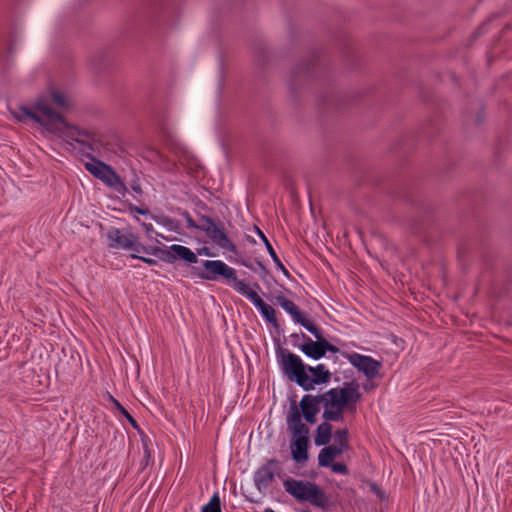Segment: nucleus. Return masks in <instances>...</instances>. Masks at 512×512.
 <instances>
[{"label": "nucleus", "instance_id": "f257e3e1", "mask_svg": "<svg viewBox=\"0 0 512 512\" xmlns=\"http://www.w3.org/2000/svg\"><path fill=\"white\" fill-rule=\"evenodd\" d=\"M330 57L326 49H315L307 58L296 64L290 72L288 79L289 98L296 102L302 93L313 87H321V93L329 95L332 75L330 70ZM318 105L323 112L329 111V106Z\"/></svg>", "mask_w": 512, "mask_h": 512}, {"label": "nucleus", "instance_id": "f03ea898", "mask_svg": "<svg viewBox=\"0 0 512 512\" xmlns=\"http://www.w3.org/2000/svg\"><path fill=\"white\" fill-rule=\"evenodd\" d=\"M274 340L280 368L289 381L304 391H312L316 385H325L331 381L332 373L324 364H305L300 356L283 348L278 338Z\"/></svg>", "mask_w": 512, "mask_h": 512}, {"label": "nucleus", "instance_id": "7ed1b4c3", "mask_svg": "<svg viewBox=\"0 0 512 512\" xmlns=\"http://www.w3.org/2000/svg\"><path fill=\"white\" fill-rule=\"evenodd\" d=\"M12 117L19 123L34 122L43 127L47 132H58L56 124H65L66 117L51 107L47 100L39 97L29 107L19 104L15 108H9Z\"/></svg>", "mask_w": 512, "mask_h": 512}, {"label": "nucleus", "instance_id": "20e7f679", "mask_svg": "<svg viewBox=\"0 0 512 512\" xmlns=\"http://www.w3.org/2000/svg\"><path fill=\"white\" fill-rule=\"evenodd\" d=\"M283 487L298 503H309L325 512L330 511L334 506L330 496L313 481L288 477L283 481Z\"/></svg>", "mask_w": 512, "mask_h": 512}, {"label": "nucleus", "instance_id": "39448f33", "mask_svg": "<svg viewBox=\"0 0 512 512\" xmlns=\"http://www.w3.org/2000/svg\"><path fill=\"white\" fill-rule=\"evenodd\" d=\"M303 328L312 334L315 337V340L303 332L292 333L290 335V339L292 345L295 348H298L307 358L318 361L324 358L327 353L336 355L340 352V348L328 341L323 329L317 324H315L316 332L307 326Z\"/></svg>", "mask_w": 512, "mask_h": 512}, {"label": "nucleus", "instance_id": "423d86ee", "mask_svg": "<svg viewBox=\"0 0 512 512\" xmlns=\"http://www.w3.org/2000/svg\"><path fill=\"white\" fill-rule=\"evenodd\" d=\"M127 238L134 244V248L130 250L137 253H145L157 257L160 261L173 264L176 261H183L186 264H195L198 262V257L193 251L183 245L173 244L169 247L164 246H151L143 245L139 242V236L134 234L129 229H125Z\"/></svg>", "mask_w": 512, "mask_h": 512}, {"label": "nucleus", "instance_id": "0eeeda50", "mask_svg": "<svg viewBox=\"0 0 512 512\" xmlns=\"http://www.w3.org/2000/svg\"><path fill=\"white\" fill-rule=\"evenodd\" d=\"M178 213L185 218L187 228L203 231L218 247L234 255L239 254V249L229 238L224 223L220 219L201 215L200 220L205 224H198L188 211L178 208Z\"/></svg>", "mask_w": 512, "mask_h": 512}, {"label": "nucleus", "instance_id": "6e6552de", "mask_svg": "<svg viewBox=\"0 0 512 512\" xmlns=\"http://www.w3.org/2000/svg\"><path fill=\"white\" fill-rule=\"evenodd\" d=\"M321 404L323 405L322 394H305L302 396L299 403L296 400V395L291 396L289 398V410L286 416L287 426L309 429L304 422H300L298 414H319Z\"/></svg>", "mask_w": 512, "mask_h": 512}, {"label": "nucleus", "instance_id": "1a4fd4ad", "mask_svg": "<svg viewBox=\"0 0 512 512\" xmlns=\"http://www.w3.org/2000/svg\"><path fill=\"white\" fill-rule=\"evenodd\" d=\"M86 157L89 158L91 162L84 164L85 169L95 178L101 180L105 185L113 188L116 192L125 197L128 188L115 169L90 153L86 154Z\"/></svg>", "mask_w": 512, "mask_h": 512}, {"label": "nucleus", "instance_id": "9d476101", "mask_svg": "<svg viewBox=\"0 0 512 512\" xmlns=\"http://www.w3.org/2000/svg\"><path fill=\"white\" fill-rule=\"evenodd\" d=\"M202 266L203 270L192 267L194 274L202 280L216 281L223 279L227 282H233L234 289L239 293V284H246L243 280L238 279L235 269L229 267L221 260H204Z\"/></svg>", "mask_w": 512, "mask_h": 512}, {"label": "nucleus", "instance_id": "9b49d317", "mask_svg": "<svg viewBox=\"0 0 512 512\" xmlns=\"http://www.w3.org/2000/svg\"><path fill=\"white\" fill-rule=\"evenodd\" d=\"M290 433L291 458L296 464L303 465L309 459L310 430L287 426Z\"/></svg>", "mask_w": 512, "mask_h": 512}, {"label": "nucleus", "instance_id": "f8f14e48", "mask_svg": "<svg viewBox=\"0 0 512 512\" xmlns=\"http://www.w3.org/2000/svg\"><path fill=\"white\" fill-rule=\"evenodd\" d=\"M368 92H371V89L365 91H351L348 93L336 91L332 81L329 95L321 93L319 96V102L323 106L327 104L329 106V110L339 111L358 102Z\"/></svg>", "mask_w": 512, "mask_h": 512}, {"label": "nucleus", "instance_id": "ddd939ff", "mask_svg": "<svg viewBox=\"0 0 512 512\" xmlns=\"http://www.w3.org/2000/svg\"><path fill=\"white\" fill-rule=\"evenodd\" d=\"M240 294L247 297L253 305L259 310L263 318L269 323L273 329L276 331L278 335L283 333V329L281 328L276 310L266 303L255 291V289L251 288L248 284H239Z\"/></svg>", "mask_w": 512, "mask_h": 512}, {"label": "nucleus", "instance_id": "4468645a", "mask_svg": "<svg viewBox=\"0 0 512 512\" xmlns=\"http://www.w3.org/2000/svg\"><path fill=\"white\" fill-rule=\"evenodd\" d=\"M169 9V0H144L143 8L131 20V25L160 21Z\"/></svg>", "mask_w": 512, "mask_h": 512}, {"label": "nucleus", "instance_id": "2eb2a0df", "mask_svg": "<svg viewBox=\"0 0 512 512\" xmlns=\"http://www.w3.org/2000/svg\"><path fill=\"white\" fill-rule=\"evenodd\" d=\"M422 99L425 102H431L436 105V112L429 117L423 125H421L418 131L419 138H427L430 140L442 130V104L438 103L435 95L430 91H422Z\"/></svg>", "mask_w": 512, "mask_h": 512}, {"label": "nucleus", "instance_id": "dca6fc26", "mask_svg": "<svg viewBox=\"0 0 512 512\" xmlns=\"http://www.w3.org/2000/svg\"><path fill=\"white\" fill-rule=\"evenodd\" d=\"M274 305H279L285 312H287L293 319L296 324L301 325L302 327H308L311 330L315 329V323L308 318L306 312L301 310L298 305H296L292 300L286 298L282 294L272 296L265 295Z\"/></svg>", "mask_w": 512, "mask_h": 512}, {"label": "nucleus", "instance_id": "f3484780", "mask_svg": "<svg viewBox=\"0 0 512 512\" xmlns=\"http://www.w3.org/2000/svg\"><path fill=\"white\" fill-rule=\"evenodd\" d=\"M338 353L347 358L350 364L359 372L363 373L368 380H372L378 376L379 370L383 366L381 361H378L370 356L362 355L356 352L349 354L341 350Z\"/></svg>", "mask_w": 512, "mask_h": 512}, {"label": "nucleus", "instance_id": "a211bd4d", "mask_svg": "<svg viewBox=\"0 0 512 512\" xmlns=\"http://www.w3.org/2000/svg\"><path fill=\"white\" fill-rule=\"evenodd\" d=\"M279 461L271 458L254 473V483L260 492H265L274 481L275 476H280L281 469L278 468Z\"/></svg>", "mask_w": 512, "mask_h": 512}, {"label": "nucleus", "instance_id": "6ab92c4d", "mask_svg": "<svg viewBox=\"0 0 512 512\" xmlns=\"http://www.w3.org/2000/svg\"><path fill=\"white\" fill-rule=\"evenodd\" d=\"M323 414L325 421L339 422L344 420L345 410L338 399L335 389L331 388L322 394Z\"/></svg>", "mask_w": 512, "mask_h": 512}, {"label": "nucleus", "instance_id": "aec40b11", "mask_svg": "<svg viewBox=\"0 0 512 512\" xmlns=\"http://www.w3.org/2000/svg\"><path fill=\"white\" fill-rule=\"evenodd\" d=\"M335 42L341 51L344 61L351 69H358L361 67V58L354 48L349 35L345 32H339L335 38Z\"/></svg>", "mask_w": 512, "mask_h": 512}, {"label": "nucleus", "instance_id": "412c9836", "mask_svg": "<svg viewBox=\"0 0 512 512\" xmlns=\"http://www.w3.org/2000/svg\"><path fill=\"white\" fill-rule=\"evenodd\" d=\"M56 128L58 129V132H51V134H54V135H56L58 137H62L63 134H64V129L72 130L74 132H68V133L65 134V136L67 138L71 139L72 141L77 142L78 144L88 148L89 150H92V151L94 150L93 145L90 142L78 139V138H76L74 136V134H77L79 136H84L86 138H89V139L93 140V138H94V133L93 132H90V131H88L86 129H82V128H80L77 125L71 124L67 120H66L65 124H56Z\"/></svg>", "mask_w": 512, "mask_h": 512}, {"label": "nucleus", "instance_id": "4be33fe9", "mask_svg": "<svg viewBox=\"0 0 512 512\" xmlns=\"http://www.w3.org/2000/svg\"><path fill=\"white\" fill-rule=\"evenodd\" d=\"M235 256H236L235 258L230 257L231 262H233L235 264H240V265L250 269L251 271L258 273L260 278L265 283H268V280H267L268 277H270L272 280L276 281L275 277L273 275H271L269 269L259 259H257V258L254 259V262L257 265V267H255L253 265V263L251 262V260L249 258L243 257L240 252L238 255H235Z\"/></svg>", "mask_w": 512, "mask_h": 512}, {"label": "nucleus", "instance_id": "5701e85b", "mask_svg": "<svg viewBox=\"0 0 512 512\" xmlns=\"http://www.w3.org/2000/svg\"><path fill=\"white\" fill-rule=\"evenodd\" d=\"M108 247L111 249L130 250L134 244L127 238L125 229L110 227L107 231Z\"/></svg>", "mask_w": 512, "mask_h": 512}, {"label": "nucleus", "instance_id": "b1692460", "mask_svg": "<svg viewBox=\"0 0 512 512\" xmlns=\"http://www.w3.org/2000/svg\"><path fill=\"white\" fill-rule=\"evenodd\" d=\"M334 389L344 409L360 393L359 383L355 379L344 382L342 387H337Z\"/></svg>", "mask_w": 512, "mask_h": 512}, {"label": "nucleus", "instance_id": "393cba45", "mask_svg": "<svg viewBox=\"0 0 512 512\" xmlns=\"http://www.w3.org/2000/svg\"><path fill=\"white\" fill-rule=\"evenodd\" d=\"M253 229L257 236L261 239L263 244L265 245V248L270 255L271 259L273 260L275 266L277 269H279L283 275L287 278H292L290 272L286 269V267L281 262L280 258L278 257L277 253L275 252L272 244L270 243L269 239L266 237V235L263 233V231L257 226L254 225Z\"/></svg>", "mask_w": 512, "mask_h": 512}, {"label": "nucleus", "instance_id": "a878e982", "mask_svg": "<svg viewBox=\"0 0 512 512\" xmlns=\"http://www.w3.org/2000/svg\"><path fill=\"white\" fill-rule=\"evenodd\" d=\"M470 117H473V122L476 126H482L486 121V106L480 99L471 101L470 108L467 112Z\"/></svg>", "mask_w": 512, "mask_h": 512}, {"label": "nucleus", "instance_id": "bb28decb", "mask_svg": "<svg viewBox=\"0 0 512 512\" xmlns=\"http://www.w3.org/2000/svg\"><path fill=\"white\" fill-rule=\"evenodd\" d=\"M390 193L397 198L403 199L404 201H406L407 203L411 204L412 206L416 207L419 210L424 209L423 203L416 199L415 192L407 184H405L401 188L393 189Z\"/></svg>", "mask_w": 512, "mask_h": 512}, {"label": "nucleus", "instance_id": "cd10ccee", "mask_svg": "<svg viewBox=\"0 0 512 512\" xmlns=\"http://www.w3.org/2000/svg\"><path fill=\"white\" fill-rule=\"evenodd\" d=\"M344 452L346 451L335 443L324 446L318 454V466H324L325 463L335 460Z\"/></svg>", "mask_w": 512, "mask_h": 512}, {"label": "nucleus", "instance_id": "c85d7f7f", "mask_svg": "<svg viewBox=\"0 0 512 512\" xmlns=\"http://www.w3.org/2000/svg\"><path fill=\"white\" fill-rule=\"evenodd\" d=\"M111 63V55L106 50H100L96 52L91 59V67L97 74H101L102 72L106 71Z\"/></svg>", "mask_w": 512, "mask_h": 512}, {"label": "nucleus", "instance_id": "c756f323", "mask_svg": "<svg viewBox=\"0 0 512 512\" xmlns=\"http://www.w3.org/2000/svg\"><path fill=\"white\" fill-rule=\"evenodd\" d=\"M331 421H325L319 424L314 434V444L316 446H326L329 444L332 437Z\"/></svg>", "mask_w": 512, "mask_h": 512}, {"label": "nucleus", "instance_id": "7c9ffc66", "mask_svg": "<svg viewBox=\"0 0 512 512\" xmlns=\"http://www.w3.org/2000/svg\"><path fill=\"white\" fill-rule=\"evenodd\" d=\"M151 218L158 224L166 227L168 230L181 234V223L178 220L172 219L169 216L161 214H151Z\"/></svg>", "mask_w": 512, "mask_h": 512}, {"label": "nucleus", "instance_id": "2f4dec72", "mask_svg": "<svg viewBox=\"0 0 512 512\" xmlns=\"http://www.w3.org/2000/svg\"><path fill=\"white\" fill-rule=\"evenodd\" d=\"M251 49L259 64L264 65L270 60V53L263 42L259 41L254 43Z\"/></svg>", "mask_w": 512, "mask_h": 512}, {"label": "nucleus", "instance_id": "473e14b6", "mask_svg": "<svg viewBox=\"0 0 512 512\" xmlns=\"http://www.w3.org/2000/svg\"><path fill=\"white\" fill-rule=\"evenodd\" d=\"M109 399L112 402L114 408L129 422V424L134 428L138 429V422L135 418L128 412V410L112 395H109Z\"/></svg>", "mask_w": 512, "mask_h": 512}, {"label": "nucleus", "instance_id": "72a5a7b5", "mask_svg": "<svg viewBox=\"0 0 512 512\" xmlns=\"http://www.w3.org/2000/svg\"><path fill=\"white\" fill-rule=\"evenodd\" d=\"M334 443L344 449L345 451H348L350 449L349 444V432L347 428L343 429H337L334 434Z\"/></svg>", "mask_w": 512, "mask_h": 512}, {"label": "nucleus", "instance_id": "f704fd0d", "mask_svg": "<svg viewBox=\"0 0 512 512\" xmlns=\"http://www.w3.org/2000/svg\"><path fill=\"white\" fill-rule=\"evenodd\" d=\"M50 96H51L52 103L54 105H56L57 107L64 108V109L70 108V106H71L70 101L63 92L52 88L50 90Z\"/></svg>", "mask_w": 512, "mask_h": 512}, {"label": "nucleus", "instance_id": "c9c22d12", "mask_svg": "<svg viewBox=\"0 0 512 512\" xmlns=\"http://www.w3.org/2000/svg\"><path fill=\"white\" fill-rule=\"evenodd\" d=\"M201 512H222V502L218 492H215L209 502L201 507Z\"/></svg>", "mask_w": 512, "mask_h": 512}, {"label": "nucleus", "instance_id": "e433bc0d", "mask_svg": "<svg viewBox=\"0 0 512 512\" xmlns=\"http://www.w3.org/2000/svg\"><path fill=\"white\" fill-rule=\"evenodd\" d=\"M320 468H330L333 473L348 475L350 473L349 468L344 462H335V460L325 463Z\"/></svg>", "mask_w": 512, "mask_h": 512}, {"label": "nucleus", "instance_id": "4c0bfd02", "mask_svg": "<svg viewBox=\"0 0 512 512\" xmlns=\"http://www.w3.org/2000/svg\"><path fill=\"white\" fill-rule=\"evenodd\" d=\"M123 204L128 208V210L131 213H136V214L144 215V216H147V215L151 216L150 210L147 207L136 206L129 201H124Z\"/></svg>", "mask_w": 512, "mask_h": 512}, {"label": "nucleus", "instance_id": "58836bf2", "mask_svg": "<svg viewBox=\"0 0 512 512\" xmlns=\"http://www.w3.org/2000/svg\"><path fill=\"white\" fill-rule=\"evenodd\" d=\"M300 422L305 421L304 423L308 426L314 425L317 423V416L318 414H311V413H304V414H298Z\"/></svg>", "mask_w": 512, "mask_h": 512}, {"label": "nucleus", "instance_id": "ea45409f", "mask_svg": "<svg viewBox=\"0 0 512 512\" xmlns=\"http://www.w3.org/2000/svg\"><path fill=\"white\" fill-rule=\"evenodd\" d=\"M362 399V393L360 392L356 398H354L352 400V402H350L346 407H345V412H349V413H352V414H355L356 413V410H357V404L361 401Z\"/></svg>", "mask_w": 512, "mask_h": 512}, {"label": "nucleus", "instance_id": "a19ab883", "mask_svg": "<svg viewBox=\"0 0 512 512\" xmlns=\"http://www.w3.org/2000/svg\"><path fill=\"white\" fill-rule=\"evenodd\" d=\"M370 491H372L379 499L383 500L386 499L385 492L376 482H370L369 483Z\"/></svg>", "mask_w": 512, "mask_h": 512}, {"label": "nucleus", "instance_id": "79ce46f5", "mask_svg": "<svg viewBox=\"0 0 512 512\" xmlns=\"http://www.w3.org/2000/svg\"><path fill=\"white\" fill-rule=\"evenodd\" d=\"M135 430L137 431V433L140 436L143 449L150 448L151 440L147 436V434L141 429V427L139 425H138V429H135Z\"/></svg>", "mask_w": 512, "mask_h": 512}, {"label": "nucleus", "instance_id": "37998d69", "mask_svg": "<svg viewBox=\"0 0 512 512\" xmlns=\"http://www.w3.org/2000/svg\"><path fill=\"white\" fill-rule=\"evenodd\" d=\"M130 257L133 258V259L141 260L142 262H144L145 264H147L149 266H155V265L158 264L157 260H155L153 258L145 257V256H140V255H137L135 253L130 254Z\"/></svg>", "mask_w": 512, "mask_h": 512}, {"label": "nucleus", "instance_id": "c03bdc74", "mask_svg": "<svg viewBox=\"0 0 512 512\" xmlns=\"http://www.w3.org/2000/svg\"><path fill=\"white\" fill-rule=\"evenodd\" d=\"M130 188H131V190H132L134 193H136V194H138V195H142V194H143V190H142V188H141V185H140V182H139V179H138V178L134 179V180L131 182V184H130Z\"/></svg>", "mask_w": 512, "mask_h": 512}, {"label": "nucleus", "instance_id": "a18cd8bd", "mask_svg": "<svg viewBox=\"0 0 512 512\" xmlns=\"http://www.w3.org/2000/svg\"><path fill=\"white\" fill-rule=\"evenodd\" d=\"M193 253L196 255V257L198 255H205V256H208V257H214L215 256V254L206 246L198 248L197 252L196 253L193 252Z\"/></svg>", "mask_w": 512, "mask_h": 512}, {"label": "nucleus", "instance_id": "49530a36", "mask_svg": "<svg viewBox=\"0 0 512 512\" xmlns=\"http://www.w3.org/2000/svg\"><path fill=\"white\" fill-rule=\"evenodd\" d=\"M142 227L145 229V232H146V234H147V237H148L149 239H152L151 233H153V232H154V229H153L152 224L143 222V223H142Z\"/></svg>", "mask_w": 512, "mask_h": 512}, {"label": "nucleus", "instance_id": "de8ad7c7", "mask_svg": "<svg viewBox=\"0 0 512 512\" xmlns=\"http://www.w3.org/2000/svg\"><path fill=\"white\" fill-rule=\"evenodd\" d=\"M362 387L366 392H369L372 389L376 388L377 384H375L372 380L367 379V381L363 383Z\"/></svg>", "mask_w": 512, "mask_h": 512}, {"label": "nucleus", "instance_id": "09e8293b", "mask_svg": "<svg viewBox=\"0 0 512 512\" xmlns=\"http://www.w3.org/2000/svg\"><path fill=\"white\" fill-rule=\"evenodd\" d=\"M421 229H422V225L417 220H413L412 224L410 226L411 232L418 233L421 231Z\"/></svg>", "mask_w": 512, "mask_h": 512}, {"label": "nucleus", "instance_id": "8fccbe9b", "mask_svg": "<svg viewBox=\"0 0 512 512\" xmlns=\"http://www.w3.org/2000/svg\"><path fill=\"white\" fill-rule=\"evenodd\" d=\"M406 138H402L399 140V142L396 144V146L394 147V150L396 152L402 150L405 146H406Z\"/></svg>", "mask_w": 512, "mask_h": 512}, {"label": "nucleus", "instance_id": "3c124183", "mask_svg": "<svg viewBox=\"0 0 512 512\" xmlns=\"http://www.w3.org/2000/svg\"><path fill=\"white\" fill-rule=\"evenodd\" d=\"M150 461L151 460H148L144 457L142 458L140 462V472L144 471L147 468V466L150 464Z\"/></svg>", "mask_w": 512, "mask_h": 512}, {"label": "nucleus", "instance_id": "603ef678", "mask_svg": "<svg viewBox=\"0 0 512 512\" xmlns=\"http://www.w3.org/2000/svg\"><path fill=\"white\" fill-rule=\"evenodd\" d=\"M482 27H478L471 35L472 39H477L482 35Z\"/></svg>", "mask_w": 512, "mask_h": 512}, {"label": "nucleus", "instance_id": "864d4df0", "mask_svg": "<svg viewBox=\"0 0 512 512\" xmlns=\"http://www.w3.org/2000/svg\"><path fill=\"white\" fill-rule=\"evenodd\" d=\"M143 452H144V455H143L144 458H146L148 460H152V454H151L150 448L143 449Z\"/></svg>", "mask_w": 512, "mask_h": 512}, {"label": "nucleus", "instance_id": "5fc2aeb1", "mask_svg": "<svg viewBox=\"0 0 512 512\" xmlns=\"http://www.w3.org/2000/svg\"><path fill=\"white\" fill-rule=\"evenodd\" d=\"M246 240L249 242V243H252L254 244L255 243V240L253 237L249 236V235H246Z\"/></svg>", "mask_w": 512, "mask_h": 512}, {"label": "nucleus", "instance_id": "6e6d98bb", "mask_svg": "<svg viewBox=\"0 0 512 512\" xmlns=\"http://www.w3.org/2000/svg\"><path fill=\"white\" fill-rule=\"evenodd\" d=\"M246 500L249 501L250 503H257L256 500L249 498L248 496H246Z\"/></svg>", "mask_w": 512, "mask_h": 512}, {"label": "nucleus", "instance_id": "4d7b16f0", "mask_svg": "<svg viewBox=\"0 0 512 512\" xmlns=\"http://www.w3.org/2000/svg\"><path fill=\"white\" fill-rule=\"evenodd\" d=\"M253 288L260 290V285L257 282H255L253 284Z\"/></svg>", "mask_w": 512, "mask_h": 512}, {"label": "nucleus", "instance_id": "13d9d810", "mask_svg": "<svg viewBox=\"0 0 512 512\" xmlns=\"http://www.w3.org/2000/svg\"><path fill=\"white\" fill-rule=\"evenodd\" d=\"M499 153H500V150H499V148L497 147V148H496V150H495V155H496V157H498V156H499Z\"/></svg>", "mask_w": 512, "mask_h": 512}, {"label": "nucleus", "instance_id": "bf43d9fd", "mask_svg": "<svg viewBox=\"0 0 512 512\" xmlns=\"http://www.w3.org/2000/svg\"><path fill=\"white\" fill-rule=\"evenodd\" d=\"M156 235L162 237L164 240H169L167 237L163 236L162 234L156 233Z\"/></svg>", "mask_w": 512, "mask_h": 512}, {"label": "nucleus", "instance_id": "052dcab7", "mask_svg": "<svg viewBox=\"0 0 512 512\" xmlns=\"http://www.w3.org/2000/svg\"><path fill=\"white\" fill-rule=\"evenodd\" d=\"M299 512H311L310 509H301Z\"/></svg>", "mask_w": 512, "mask_h": 512}, {"label": "nucleus", "instance_id": "680f3d73", "mask_svg": "<svg viewBox=\"0 0 512 512\" xmlns=\"http://www.w3.org/2000/svg\"><path fill=\"white\" fill-rule=\"evenodd\" d=\"M157 244H161V242L158 239H155Z\"/></svg>", "mask_w": 512, "mask_h": 512}]
</instances>
